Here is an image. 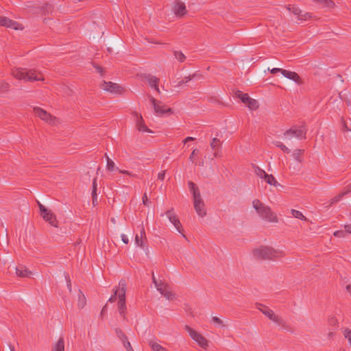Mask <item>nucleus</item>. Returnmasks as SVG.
<instances>
[{"label":"nucleus","instance_id":"1","mask_svg":"<svg viewBox=\"0 0 351 351\" xmlns=\"http://www.w3.org/2000/svg\"><path fill=\"white\" fill-rule=\"evenodd\" d=\"M252 254L257 260L274 261L284 257L285 252L270 246L262 245L253 250Z\"/></svg>","mask_w":351,"mask_h":351},{"label":"nucleus","instance_id":"2","mask_svg":"<svg viewBox=\"0 0 351 351\" xmlns=\"http://www.w3.org/2000/svg\"><path fill=\"white\" fill-rule=\"evenodd\" d=\"M10 73L14 78L25 82L44 80L43 75L34 69L13 68L11 69Z\"/></svg>","mask_w":351,"mask_h":351},{"label":"nucleus","instance_id":"3","mask_svg":"<svg viewBox=\"0 0 351 351\" xmlns=\"http://www.w3.org/2000/svg\"><path fill=\"white\" fill-rule=\"evenodd\" d=\"M253 208L260 217L270 223H278V218L276 213L271 208L261 202L259 199H254L252 202Z\"/></svg>","mask_w":351,"mask_h":351},{"label":"nucleus","instance_id":"4","mask_svg":"<svg viewBox=\"0 0 351 351\" xmlns=\"http://www.w3.org/2000/svg\"><path fill=\"white\" fill-rule=\"evenodd\" d=\"M120 293L119 300L118 301V310L124 320L127 319L126 317V304H125V292H126V282L125 280L119 281Z\"/></svg>","mask_w":351,"mask_h":351},{"label":"nucleus","instance_id":"5","mask_svg":"<svg viewBox=\"0 0 351 351\" xmlns=\"http://www.w3.org/2000/svg\"><path fill=\"white\" fill-rule=\"evenodd\" d=\"M306 130L304 126H293L286 130L283 136L286 140H291L293 137L302 140L306 138Z\"/></svg>","mask_w":351,"mask_h":351},{"label":"nucleus","instance_id":"6","mask_svg":"<svg viewBox=\"0 0 351 351\" xmlns=\"http://www.w3.org/2000/svg\"><path fill=\"white\" fill-rule=\"evenodd\" d=\"M184 329L188 332L190 337L202 348L207 349L208 341L199 332L191 328L189 326L186 325Z\"/></svg>","mask_w":351,"mask_h":351},{"label":"nucleus","instance_id":"7","mask_svg":"<svg viewBox=\"0 0 351 351\" xmlns=\"http://www.w3.org/2000/svg\"><path fill=\"white\" fill-rule=\"evenodd\" d=\"M38 207L40 211V215L43 219L47 221L51 226L58 228V221L56 219V216L51 210L45 208L42 204L38 203Z\"/></svg>","mask_w":351,"mask_h":351},{"label":"nucleus","instance_id":"8","mask_svg":"<svg viewBox=\"0 0 351 351\" xmlns=\"http://www.w3.org/2000/svg\"><path fill=\"white\" fill-rule=\"evenodd\" d=\"M165 215L167 217V218L169 219V220L170 221V222L176 228L178 232H180L184 238L187 239L186 235L183 233L184 230L182 228V226L178 217L176 215V213L173 210V208H171V209H169V210H167L166 212Z\"/></svg>","mask_w":351,"mask_h":351},{"label":"nucleus","instance_id":"9","mask_svg":"<svg viewBox=\"0 0 351 351\" xmlns=\"http://www.w3.org/2000/svg\"><path fill=\"white\" fill-rule=\"evenodd\" d=\"M34 112L37 117L49 124L55 125L57 122V119L55 117L39 107L34 108Z\"/></svg>","mask_w":351,"mask_h":351},{"label":"nucleus","instance_id":"10","mask_svg":"<svg viewBox=\"0 0 351 351\" xmlns=\"http://www.w3.org/2000/svg\"><path fill=\"white\" fill-rule=\"evenodd\" d=\"M149 101H150V102L152 103V106L154 107V111H155L156 114H164L167 113V112H170V113L173 112L171 108H167L166 106L162 104L161 101H158L157 99H156L152 96L149 95Z\"/></svg>","mask_w":351,"mask_h":351},{"label":"nucleus","instance_id":"11","mask_svg":"<svg viewBox=\"0 0 351 351\" xmlns=\"http://www.w3.org/2000/svg\"><path fill=\"white\" fill-rule=\"evenodd\" d=\"M193 199L194 208L197 214L200 217H204L206 215V209L205 204L201 195H196Z\"/></svg>","mask_w":351,"mask_h":351},{"label":"nucleus","instance_id":"12","mask_svg":"<svg viewBox=\"0 0 351 351\" xmlns=\"http://www.w3.org/2000/svg\"><path fill=\"white\" fill-rule=\"evenodd\" d=\"M100 87L104 90L108 91L112 93L122 94L124 92V88L123 87L112 82L103 81Z\"/></svg>","mask_w":351,"mask_h":351},{"label":"nucleus","instance_id":"13","mask_svg":"<svg viewBox=\"0 0 351 351\" xmlns=\"http://www.w3.org/2000/svg\"><path fill=\"white\" fill-rule=\"evenodd\" d=\"M256 308L258 310H259L263 314H264L267 317H268L273 322L276 323V322H278L280 316L276 315L269 307H267L262 304H256Z\"/></svg>","mask_w":351,"mask_h":351},{"label":"nucleus","instance_id":"14","mask_svg":"<svg viewBox=\"0 0 351 351\" xmlns=\"http://www.w3.org/2000/svg\"><path fill=\"white\" fill-rule=\"evenodd\" d=\"M0 25L15 30L23 29V27L19 23L10 19L6 16H0Z\"/></svg>","mask_w":351,"mask_h":351},{"label":"nucleus","instance_id":"15","mask_svg":"<svg viewBox=\"0 0 351 351\" xmlns=\"http://www.w3.org/2000/svg\"><path fill=\"white\" fill-rule=\"evenodd\" d=\"M105 157L106 158V162H107L106 169L108 171H112L116 169L120 173L128 175L132 178H137V175L132 173L129 171L119 169L118 167H116L114 162L108 156V155L106 154H105Z\"/></svg>","mask_w":351,"mask_h":351},{"label":"nucleus","instance_id":"16","mask_svg":"<svg viewBox=\"0 0 351 351\" xmlns=\"http://www.w3.org/2000/svg\"><path fill=\"white\" fill-rule=\"evenodd\" d=\"M172 9L174 14L177 17H183L187 13L185 3L180 1H175Z\"/></svg>","mask_w":351,"mask_h":351},{"label":"nucleus","instance_id":"17","mask_svg":"<svg viewBox=\"0 0 351 351\" xmlns=\"http://www.w3.org/2000/svg\"><path fill=\"white\" fill-rule=\"evenodd\" d=\"M132 114L136 118V126L140 132L153 133V132L149 129L144 123L143 118L141 114L137 112H134Z\"/></svg>","mask_w":351,"mask_h":351},{"label":"nucleus","instance_id":"18","mask_svg":"<svg viewBox=\"0 0 351 351\" xmlns=\"http://www.w3.org/2000/svg\"><path fill=\"white\" fill-rule=\"evenodd\" d=\"M282 74L285 77L294 81L295 82H296L298 84H300L302 82L300 77L295 72L290 71H287V70L284 69V71H282Z\"/></svg>","mask_w":351,"mask_h":351},{"label":"nucleus","instance_id":"19","mask_svg":"<svg viewBox=\"0 0 351 351\" xmlns=\"http://www.w3.org/2000/svg\"><path fill=\"white\" fill-rule=\"evenodd\" d=\"M145 79L147 82H148V84L152 88H154L158 93H160V89L158 88V84L160 82V79L158 78L156 76L148 75L145 77Z\"/></svg>","mask_w":351,"mask_h":351},{"label":"nucleus","instance_id":"20","mask_svg":"<svg viewBox=\"0 0 351 351\" xmlns=\"http://www.w3.org/2000/svg\"><path fill=\"white\" fill-rule=\"evenodd\" d=\"M16 274L18 277L25 278L29 277L31 275H32V272L25 266L19 265L16 268Z\"/></svg>","mask_w":351,"mask_h":351},{"label":"nucleus","instance_id":"21","mask_svg":"<svg viewBox=\"0 0 351 351\" xmlns=\"http://www.w3.org/2000/svg\"><path fill=\"white\" fill-rule=\"evenodd\" d=\"M145 231L143 225H141L140 234H136L135 237V243L137 246L143 247L144 245L143 240L145 239Z\"/></svg>","mask_w":351,"mask_h":351},{"label":"nucleus","instance_id":"22","mask_svg":"<svg viewBox=\"0 0 351 351\" xmlns=\"http://www.w3.org/2000/svg\"><path fill=\"white\" fill-rule=\"evenodd\" d=\"M341 130L343 132H351V119L346 121L343 117L341 119Z\"/></svg>","mask_w":351,"mask_h":351},{"label":"nucleus","instance_id":"23","mask_svg":"<svg viewBox=\"0 0 351 351\" xmlns=\"http://www.w3.org/2000/svg\"><path fill=\"white\" fill-rule=\"evenodd\" d=\"M148 345L151 348L152 351H168L167 349L154 341V340H149L148 341Z\"/></svg>","mask_w":351,"mask_h":351},{"label":"nucleus","instance_id":"24","mask_svg":"<svg viewBox=\"0 0 351 351\" xmlns=\"http://www.w3.org/2000/svg\"><path fill=\"white\" fill-rule=\"evenodd\" d=\"M52 351H64V341L63 337H60L53 346Z\"/></svg>","mask_w":351,"mask_h":351},{"label":"nucleus","instance_id":"25","mask_svg":"<svg viewBox=\"0 0 351 351\" xmlns=\"http://www.w3.org/2000/svg\"><path fill=\"white\" fill-rule=\"evenodd\" d=\"M264 180L270 185H273L274 186H280V184L271 174H267Z\"/></svg>","mask_w":351,"mask_h":351},{"label":"nucleus","instance_id":"26","mask_svg":"<svg viewBox=\"0 0 351 351\" xmlns=\"http://www.w3.org/2000/svg\"><path fill=\"white\" fill-rule=\"evenodd\" d=\"M235 96L241 99V101L246 104L249 99L250 98L247 93H243L240 90L235 92Z\"/></svg>","mask_w":351,"mask_h":351},{"label":"nucleus","instance_id":"27","mask_svg":"<svg viewBox=\"0 0 351 351\" xmlns=\"http://www.w3.org/2000/svg\"><path fill=\"white\" fill-rule=\"evenodd\" d=\"M304 149H298L294 150L292 156L296 161H298L299 162H302V156L304 154Z\"/></svg>","mask_w":351,"mask_h":351},{"label":"nucleus","instance_id":"28","mask_svg":"<svg viewBox=\"0 0 351 351\" xmlns=\"http://www.w3.org/2000/svg\"><path fill=\"white\" fill-rule=\"evenodd\" d=\"M291 213L292 215V216L296 219H299L302 221H307V218L302 214V212L299 211V210H295V209H291Z\"/></svg>","mask_w":351,"mask_h":351},{"label":"nucleus","instance_id":"29","mask_svg":"<svg viewBox=\"0 0 351 351\" xmlns=\"http://www.w3.org/2000/svg\"><path fill=\"white\" fill-rule=\"evenodd\" d=\"M247 106L252 110H255L258 108V101L252 98H250L246 104Z\"/></svg>","mask_w":351,"mask_h":351},{"label":"nucleus","instance_id":"30","mask_svg":"<svg viewBox=\"0 0 351 351\" xmlns=\"http://www.w3.org/2000/svg\"><path fill=\"white\" fill-rule=\"evenodd\" d=\"M86 304V298H85L84 295L82 293V291H80L77 306L80 308H83L85 306Z\"/></svg>","mask_w":351,"mask_h":351},{"label":"nucleus","instance_id":"31","mask_svg":"<svg viewBox=\"0 0 351 351\" xmlns=\"http://www.w3.org/2000/svg\"><path fill=\"white\" fill-rule=\"evenodd\" d=\"M189 186L191 191L193 193V198H194L196 196V195H197V194L198 195H201L199 190L195 183H193V182H189Z\"/></svg>","mask_w":351,"mask_h":351},{"label":"nucleus","instance_id":"32","mask_svg":"<svg viewBox=\"0 0 351 351\" xmlns=\"http://www.w3.org/2000/svg\"><path fill=\"white\" fill-rule=\"evenodd\" d=\"M10 85L8 82L5 81L0 82V93H8L10 90Z\"/></svg>","mask_w":351,"mask_h":351},{"label":"nucleus","instance_id":"33","mask_svg":"<svg viewBox=\"0 0 351 351\" xmlns=\"http://www.w3.org/2000/svg\"><path fill=\"white\" fill-rule=\"evenodd\" d=\"M254 172L257 176L263 180L267 175V173L263 169H261L258 166L254 167Z\"/></svg>","mask_w":351,"mask_h":351},{"label":"nucleus","instance_id":"34","mask_svg":"<svg viewBox=\"0 0 351 351\" xmlns=\"http://www.w3.org/2000/svg\"><path fill=\"white\" fill-rule=\"evenodd\" d=\"M162 295L169 300H173L175 298V294L171 291L169 286L167 287Z\"/></svg>","mask_w":351,"mask_h":351},{"label":"nucleus","instance_id":"35","mask_svg":"<svg viewBox=\"0 0 351 351\" xmlns=\"http://www.w3.org/2000/svg\"><path fill=\"white\" fill-rule=\"evenodd\" d=\"M221 145V143L219 139H218L217 138H213L212 139V141L210 143V147L213 150H217L219 148H220Z\"/></svg>","mask_w":351,"mask_h":351},{"label":"nucleus","instance_id":"36","mask_svg":"<svg viewBox=\"0 0 351 351\" xmlns=\"http://www.w3.org/2000/svg\"><path fill=\"white\" fill-rule=\"evenodd\" d=\"M173 55L180 62H184L186 60V56L182 51H174Z\"/></svg>","mask_w":351,"mask_h":351},{"label":"nucleus","instance_id":"37","mask_svg":"<svg viewBox=\"0 0 351 351\" xmlns=\"http://www.w3.org/2000/svg\"><path fill=\"white\" fill-rule=\"evenodd\" d=\"M276 324H278V326H281L282 328H283L284 330H286L287 331H289L290 330V327L286 323V322L282 318V317H279L278 318V322H276Z\"/></svg>","mask_w":351,"mask_h":351},{"label":"nucleus","instance_id":"38","mask_svg":"<svg viewBox=\"0 0 351 351\" xmlns=\"http://www.w3.org/2000/svg\"><path fill=\"white\" fill-rule=\"evenodd\" d=\"M273 144L276 147H279L282 152L287 154L290 153V149L287 146H285L280 141H274Z\"/></svg>","mask_w":351,"mask_h":351},{"label":"nucleus","instance_id":"39","mask_svg":"<svg viewBox=\"0 0 351 351\" xmlns=\"http://www.w3.org/2000/svg\"><path fill=\"white\" fill-rule=\"evenodd\" d=\"M346 195V193H343V191L341 192L339 195H336L335 197H334L333 198L331 199L330 204L332 205V204H337Z\"/></svg>","mask_w":351,"mask_h":351},{"label":"nucleus","instance_id":"40","mask_svg":"<svg viewBox=\"0 0 351 351\" xmlns=\"http://www.w3.org/2000/svg\"><path fill=\"white\" fill-rule=\"evenodd\" d=\"M115 332L117 337L122 341H125L128 339L127 336L123 333V332L120 328H116Z\"/></svg>","mask_w":351,"mask_h":351},{"label":"nucleus","instance_id":"41","mask_svg":"<svg viewBox=\"0 0 351 351\" xmlns=\"http://www.w3.org/2000/svg\"><path fill=\"white\" fill-rule=\"evenodd\" d=\"M169 285L165 282H160V284L156 285L157 290L162 295Z\"/></svg>","mask_w":351,"mask_h":351},{"label":"nucleus","instance_id":"42","mask_svg":"<svg viewBox=\"0 0 351 351\" xmlns=\"http://www.w3.org/2000/svg\"><path fill=\"white\" fill-rule=\"evenodd\" d=\"M120 291V287L119 286V288L114 290V294L109 298L108 302L111 303L114 302L117 300V296L119 299Z\"/></svg>","mask_w":351,"mask_h":351},{"label":"nucleus","instance_id":"43","mask_svg":"<svg viewBox=\"0 0 351 351\" xmlns=\"http://www.w3.org/2000/svg\"><path fill=\"white\" fill-rule=\"evenodd\" d=\"M343 336L346 339H348L349 343L351 345V330L349 328H345L343 330Z\"/></svg>","mask_w":351,"mask_h":351},{"label":"nucleus","instance_id":"44","mask_svg":"<svg viewBox=\"0 0 351 351\" xmlns=\"http://www.w3.org/2000/svg\"><path fill=\"white\" fill-rule=\"evenodd\" d=\"M319 2L328 8L335 7V3L332 0H319Z\"/></svg>","mask_w":351,"mask_h":351},{"label":"nucleus","instance_id":"45","mask_svg":"<svg viewBox=\"0 0 351 351\" xmlns=\"http://www.w3.org/2000/svg\"><path fill=\"white\" fill-rule=\"evenodd\" d=\"M42 9L45 13V12L49 13L53 11V6L52 5H51L50 3H47L42 7Z\"/></svg>","mask_w":351,"mask_h":351},{"label":"nucleus","instance_id":"46","mask_svg":"<svg viewBox=\"0 0 351 351\" xmlns=\"http://www.w3.org/2000/svg\"><path fill=\"white\" fill-rule=\"evenodd\" d=\"M212 321H213L215 324H217V325H219V326H221V327H225V326H226V324L223 323V320H221V319L220 318H219L218 317H215H215H213V318H212Z\"/></svg>","mask_w":351,"mask_h":351},{"label":"nucleus","instance_id":"47","mask_svg":"<svg viewBox=\"0 0 351 351\" xmlns=\"http://www.w3.org/2000/svg\"><path fill=\"white\" fill-rule=\"evenodd\" d=\"M333 235L336 237L344 238L346 235V230H337L333 233Z\"/></svg>","mask_w":351,"mask_h":351},{"label":"nucleus","instance_id":"48","mask_svg":"<svg viewBox=\"0 0 351 351\" xmlns=\"http://www.w3.org/2000/svg\"><path fill=\"white\" fill-rule=\"evenodd\" d=\"M92 199L93 206H96L98 204L97 191H92Z\"/></svg>","mask_w":351,"mask_h":351},{"label":"nucleus","instance_id":"49","mask_svg":"<svg viewBox=\"0 0 351 351\" xmlns=\"http://www.w3.org/2000/svg\"><path fill=\"white\" fill-rule=\"evenodd\" d=\"M142 202H143V204L146 206H149L151 204L150 201L148 199L146 193H145L143 195Z\"/></svg>","mask_w":351,"mask_h":351},{"label":"nucleus","instance_id":"50","mask_svg":"<svg viewBox=\"0 0 351 351\" xmlns=\"http://www.w3.org/2000/svg\"><path fill=\"white\" fill-rule=\"evenodd\" d=\"M124 347L128 351H134L130 343L128 341V339L125 341H123Z\"/></svg>","mask_w":351,"mask_h":351},{"label":"nucleus","instance_id":"51","mask_svg":"<svg viewBox=\"0 0 351 351\" xmlns=\"http://www.w3.org/2000/svg\"><path fill=\"white\" fill-rule=\"evenodd\" d=\"M199 153V150L197 149H195L193 150L191 156H189V160L192 162H194V156H197Z\"/></svg>","mask_w":351,"mask_h":351},{"label":"nucleus","instance_id":"52","mask_svg":"<svg viewBox=\"0 0 351 351\" xmlns=\"http://www.w3.org/2000/svg\"><path fill=\"white\" fill-rule=\"evenodd\" d=\"M268 70L272 74H276L277 73H282V71H284V69H280V68H274V69H268Z\"/></svg>","mask_w":351,"mask_h":351},{"label":"nucleus","instance_id":"53","mask_svg":"<svg viewBox=\"0 0 351 351\" xmlns=\"http://www.w3.org/2000/svg\"><path fill=\"white\" fill-rule=\"evenodd\" d=\"M292 12L295 15L299 16L301 14L302 11H301V10L299 8L293 7L292 8Z\"/></svg>","mask_w":351,"mask_h":351},{"label":"nucleus","instance_id":"54","mask_svg":"<svg viewBox=\"0 0 351 351\" xmlns=\"http://www.w3.org/2000/svg\"><path fill=\"white\" fill-rule=\"evenodd\" d=\"M94 67L96 69L97 71L99 72L101 75H104V70L101 66L99 65H94Z\"/></svg>","mask_w":351,"mask_h":351},{"label":"nucleus","instance_id":"55","mask_svg":"<svg viewBox=\"0 0 351 351\" xmlns=\"http://www.w3.org/2000/svg\"><path fill=\"white\" fill-rule=\"evenodd\" d=\"M346 233L351 234V224H347L344 226Z\"/></svg>","mask_w":351,"mask_h":351},{"label":"nucleus","instance_id":"56","mask_svg":"<svg viewBox=\"0 0 351 351\" xmlns=\"http://www.w3.org/2000/svg\"><path fill=\"white\" fill-rule=\"evenodd\" d=\"M351 192V183L348 184L345 189L343 191V193H346V195Z\"/></svg>","mask_w":351,"mask_h":351},{"label":"nucleus","instance_id":"57","mask_svg":"<svg viewBox=\"0 0 351 351\" xmlns=\"http://www.w3.org/2000/svg\"><path fill=\"white\" fill-rule=\"evenodd\" d=\"M165 171H161L158 174V178L161 180H163L164 178H165Z\"/></svg>","mask_w":351,"mask_h":351},{"label":"nucleus","instance_id":"58","mask_svg":"<svg viewBox=\"0 0 351 351\" xmlns=\"http://www.w3.org/2000/svg\"><path fill=\"white\" fill-rule=\"evenodd\" d=\"M121 240L125 244H128L129 242L128 237L125 234H121Z\"/></svg>","mask_w":351,"mask_h":351},{"label":"nucleus","instance_id":"59","mask_svg":"<svg viewBox=\"0 0 351 351\" xmlns=\"http://www.w3.org/2000/svg\"><path fill=\"white\" fill-rule=\"evenodd\" d=\"M97 178H94L93 180V189L92 191H97Z\"/></svg>","mask_w":351,"mask_h":351},{"label":"nucleus","instance_id":"60","mask_svg":"<svg viewBox=\"0 0 351 351\" xmlns=\"http://www.w3.org/2000/svg\"><path fill=\"white\" fill-rule=\"evenodd\" d=\"M184 83V80H180L176 82V84L174 85L175 87H180Z\"/></svg>","mask_w":351,"mask_h":351},{"label":"nucleus","instance_id":"61","mask_svg":"<svg viewBox=\"0 0 351 351\" xmlns=\"http://www.w3.org/2000/svg\"><path fill=\"white\" fill-rule=\"evenodd\" d=\"M193 76H194V75H193V76H191V75H189V76H186V77H185L182 80H184V83H187V82H189L190 80H192V78H193Z\"/></svg>","mask_w":351,"mask_h":351},{"label":"nucleus","instance_id":"62","mask_svg":"<svg viewBox=\"0 0 351 351\" xmlns=\"http://www.w3.org/2000/svg\"><path fill=\"white\" fill-rule=\"evenodd\" d=\"M195 138L193 137H191V136H188L186 137L184 140V143H187L188 141H193Z\"/></svg>","mask_w":351,"mask_h":351},{"label":"nucleus","instance_id":"63","mask_svg":"<svg viewBox=\"0 0 351 351\" xmlns=\"http://www.w3.org/2000/svg\"><path fill=\"white\" fill-rule=\"evenodd\" d=\"M152 280H153V282L154 283L155 286L156 287V285H158L160 284V282H158L154 275V274H152Z\"/></svg>","mask_w":351,"mask_h":351},{"label":"nucleus","instance_id":"64","mask_svg":"<svg viewBox=\"0 0 351 351\" xmlns=\"http://www.w3.org/2000/svg\"><path fill=\"white\" fill-rule=\"evenodd\" d=\"M334 335H335V332H334L331 331V332H329L328 333V337L330 338V339L334 337Z\"/></svg>","mask_w":351,"mask_h":351}]
</instances>
